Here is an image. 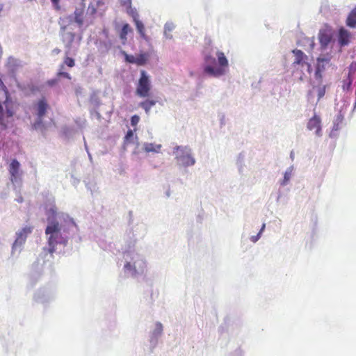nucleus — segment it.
<instances>
[{"instance_id": "nucleus-6", "label": "nucleus", "mask_w": 356, "mask_h": 356, "mask_svg": "<svg viewBox=\"0 0 356 356\" xmlns=\"http://www.w3.org/2000/svg\"><path fill=\"white\" fill-rule=\"evenodd\" d=\"M49 108V106L44 97L39 99L33 105L34 113L38 118L37 122L35 123V126H36V124L40 125L42 123V119L46 115Z\"/></svg>"}, {"instance_id": "nucleus-31", "label": "nucleus", "mask_w": 356, "mask_h": 356, "mask_svg": "<svg viewBox=\"0 0 356 356\" xmlns=\"http://www.w3.org/2000/svg\"><path fill=\"white\" fill-rule=\"evenodd\" d=\"M351 84H352V81L351 80H348V81L346 83H344L343 85V90H350Z\"/></svg>"}, {"instance_id": "nucleus-5", "label": "nucleus", "mask_w": 356, "mask_h": 356, "mask_svg": "<svg viewBox=\"0 0 356 356\" xmlns=\"http://www.w3.org/2000/svg\"><path fill=\"white\" fill-rule=\"evenodd\" d=\"M176 149L177 152V159L180 163L184 166H190L195 164V160L192 156L191 149L187 147L177 146Z\"/></svg>"}, {"instance_id": "nucleus-1", "label": "nucleus", "mask_w": 356, "mask_h": 356, "mask_svg": "<svg viewBox=\"0 0 356 356\" xmlns=\"http://www.w3.org/2000/svg\"><path fill=\"white\" fill-rule=\"evenodd\" d=\"M60 226L56 221L50 222L45 229V234L49 235L48 238L49 251L51 254L56 252V245L63 244L66 245L67 239L62 236L60 233Z\"/></svg>"}, {"instance_id": "nucleus-30", "label": "nucleus", "mask_w": 356, "mask_h": 356, "mask_svg": "<svg viewBox=\"0 0 356 356\" xmlns=\"http://www.w3.org/2000/svg\"><path fill=\"white\" fill-rule=\"evenodd\" d=\"M124 268L128 270H134V271H136V268L130 262H127L124 264Z\"/></svg>"}, {"instance_id": "nucleus-4", "label": "nucleus", "mask_w": 356, "mask_h": 356, "mask_svg": "<svg viewBox=\"0 0 356 356\" xmlns=\"http://www.w3.org/2000/svg\"><path fill=\"white\" fill-rule=\"evenodd\" d=\"M216 56L218 57V61L220 67H213L208 65L205 66L204 69L205 73L213 76L222 75L225 73V67L228 66V60L223 52L218 51Z\"/></svg>"}, {"instance_id": "nucleus-13", "label": "nucleus", "mask_w": 356, "mask_h": 356, "mask_svg": "<svg viewBox=\"0 0 356 356\" xmlns=\"http://www.w3.org/2000/svg\"><path fill=\"white\" fill-rule=\"evenodd\" d=\"M62 30L63 42L65 44L66 48L70 49L72 47L73 42L74 41L76 34L72 31H67L66 26L62 27Z\"/></svg>"}, {"instance_id": "nucleus-23", "label": "nucleus", "mask_w": 356, "mask_h": 356, "mask_svg": "<svg viewBox=\"0 0 356 356\" xmlns=\"http://www.w3.org/2000/svg\"><path fill=\"white\" fill-rule=\"evenodd\" d=\"M64 65H67L69 67H73L75 65V60L72 58L66 56L64 58L63 63L60 65V70H63L64 68Z\"/></svg>"}, {"instance_id": "nucleus-14", "label": "nucleus", "mask_w": 356, "mask_h": 356, "mask_svg": "<svg viewBox=\"0 0 356 356\" xmlns=\"http://www.w3.org/2000/svg\"><path fill=\"white\" fill-rule=\"evenodd\" d=\"M74 22L80 27L86 23V15H84V9L83 8H76L74 12Z\"/></svg>"}, {"instance_id": "nucleus-9", "label": "nucleus", "mask_w": 356, "mask_h": 356, "mask_svg": "<svg viewBox=\"0 0 356 356\" xmlns=\"http://www.w3.org/2000/svg\"><path fill=\"white\" fill-rule=\"evenodd\" d=\"M307 128L309 131H314L316 136H321L322 135V130L321 119L320 116L314 115L312 118H311L307 124Z\"/></svg>"}, {"instance_id": "nucleus-40", "label": "nucleus", "mask_w": 356, "mask_h": 356, "mask_svg": "<svg viewBox=\"0 0 356 356\" xmlns=\"http://www.w3.org/2000/svg\"><path fill=\"white\" fill-rule=\"evenodd\" d=\"M55 54H59L60 52V49H58V48H56L54 49L53 51Z\"/></svg>"}, {"instance_id": "nucleus-15", "label": "nucleus", "mask_w": 356, "mask_h": 356, "mask_svg": "<svg viewBox=\"0 0 356 356\" xmlns=\"http://www.w3.org/2000/svg\"><path fill=\"white\" fill-rule=\"evenodd\" d=\"M332 38V33L329 30H322L318 35L319 42L323 46H327Z\"/></svg>"}, {"instance_id": "nucleus-22", "label": "nucleus", "mask_w": 356, "mask_h": 356, "mask_svg": "<svg viewBox=\"0 0 356 356\" xmlns=\"http://www.w3.org/2000/svg\"><path fill=\"white\" fill-rule=\"evenodd\" d=\"M343 119H344L343 115L341 114V113H338V115H337V117L334 121V126H333L334 130L337 131L339 129L340 124L343 122Z\"/></svg>"}, {"instance_id": "nucleus-39", "label": "nucleus", "mask_w": 356, "mask_h": 356, "mask_svg": "<svg viewBox=\"0 0 356 356\" xmlns=\"http://www.w3.org/2000/svg\"><path fill=\"white\" fill-rule=\"evenodd\" d=\"M313 96V92L311 90V91H309L308 92V94H307V97H308V99H311Z\"/></svg>"}, {"instance_id": "nucleus-24", "label": "nucleus", "mask_w": 356, "mask_h": 356, "mask_svg": "<svg viewBox=\"0 0 356 356\" xmlns=\"http://www.w3.org/2000/svg\"><path fill=\"white\" fill-rule=\"evenodd\" d=\"M326 86L325 85L317 87L318 101H319L325 94Z\"/></svg>"}, {"instance_id": "nucleus-26", "label": "nucleus", "mask_w": 356, "mask_h": 356, "mask_svg": "<svg viewBox=\"0 0 356 356\" xmlns=\"http://www.w3.org/2000/svg\"><path fill=\"white\" fill-rule=\"evenodd\" d=\"M265 227H266V225L265 224H263L259 232L258 233V234L257 236H252L251 237V241L253 242V243H255L257 242L259 238H260V235L261 234V232L264 230L265 229Z\"/></svg>"}, {"instance_id": "nucleus-20", "label": "nucleus", "mask_w": 356, "mask_h": 356, "mask_svg": "<svg viewBox=\"0 0 356 356\" xmlns=\"http://www.w3.org/2000/svg\"><path fill=\"white\" fill-rule=\"evenodd\" d=\"M161 147V145H154L153 143H145L144 145V150L146 152H159Z\"/></svg>"}, {"instance_id": "nucleus-34", "label": "nucleus", "mask_w": 356, "mask_h": 356, "mask_svg": "<svg viewBox=\"0 0 356 356\" xmlns=\"http://www.w3.org/2000/svg\"><path fill=\"white\" fill-rule=\"evenodd\" d=\"M291 174L289 172H286L284 177V183L285 184L290 179Z\"/></svg>"}, {"instance_id": "nucleus-41", "label": "nucleus", "mask_w": 356, "mask_h": 356, "mask_svg": "<svg viewBox=\"0 0 356 356\" xmlns=\"http://www.w3.org/2000/svg\"><path fill=\"white\" fill-rule=\"evenodd\" d=\"M165 31H166L167 30H168L169 31H171V29H170V28H168L167 26H165Z\"/></svg>"}, {"instance_id": "nucleus-10", "label": "nucleus", "mask_w": 356, "mask_h": 356, "mask_svg": "<svg viewBox=\"0 0 356 356\" xmlns=\"http://www.w3.org/2000/svg\"><path fill=\"white\" fill-rule=\"evenodd\" d=\"M8 171L10 175V181L16 182L21 175L20 164L17 160L13 159L9 165Z\"/></svg>"}, {"instance_id": "nucleus-33", "label": "nucleus", "mask_w": 356, "mask_h": 356, "mask_svg": "<svg viewBox=\"0 0 356 356\" xmlns=\"http://www.w3.org/2000/svg\"><path fill=\"white\" fill-rule=\"evenodd\" d=\"M163 330V326L161 323H156V331L158 334H161Z\"/></svg>"}, {"instance_id": "nucleus-21", "label": "nucleus", "mask_w": 356, "mask_h": 356, "mask_svg": "<svg viewBox=\"0 0 356 356\" xmlns=\"http://www.w3.org/2000/svg\"><path fill=\"white\" fill-rule=\"evenodd\" d=\"M148 58L149 55L147 53L140 54L136 57V64L139 66L144 65L147 63Z\"/></svg>"}, {"instance_id": "nucleus-27", "label": "nucleus", "mask_w": 356, "mask_h": 356, "mask_svg": "<svg viewBox=\"0 0 356 356\" xmlns=\"http://www.w3.org/2000/svg\"><path fill=\"white\" fill-rule=\"evenodd\" d=\"M62 70L60 69V71L57 73V76H62V77H64V78H66L67 79H71L72 77L70 76V74L67 72H63L61 71Z\"/></svg>"}, {"instance_id": "nucleus-25", "label": "nucleus", "mask_w": 356, "mask_h": 356, "mask_svg": "<svg viewBox=\"0 0 356 356\" xmlns=\"http://www.w3.org/2000/svg\"><path fill=\"white\" fill-rule=\"evenodd\" d=\"M124 54L125 60L127 62H128L129 63L136 64V56H134L133 55H129V54H126L125 52H124Z\"/></svg>"}, {"instance_id": "nucleus-32", "label": "nucleus", "mask_w": 356, "mask_h": 356, "mask_svg": "<svg viewBox=\"0 0 356 356\" xmlns=\"http://www.w3.org/2000/svg\"><path fill=\"white\" fill-rule=\"evenodd\" d=\"M315 77L316 79H319V80H321V79H322L321 72L318 67L316 68V70L315 72Z\"/></svg>"}, {"instance_id": "nucleus-3", "label": "nucleus", "mask_w": 356, "mask_h": 356, "mask_svg": "<svg viewBox=\"0 0 356 356\" xmlns=\"http://www.w3.org/2000/svg\"><path fill=\"white\" fill-rule=\"evenodd\" d=\"M151 81L145 70L140 71V77L136 85V94L140 97H147L151 90Z\"/></svg>"}, {"instance_id": "nucleus-11", "label": "nucleus", "mask_w": 356, "mask_h": 356, "mask_svg": "<svg viewBox=\"0 0 356 356\" xmlns=\"http://www.w3.org/2000/svg\"><path fill=\"white\" fill-rule=\"evenodd\" d=\"M97 3L90 2L88 5V7L86 13V26H89L94 22V19L95 18V15L97 12Z\"/></svg>"}, {"instance_id": "nucleus-36", "label": "nucleus", "mask_w": 356, "mask_h": 356, "mask_svg": "<svg viewBox=\"0 0 356 356\" xmlns=\"http://www.w3.org/2000/svg\"><path fill=\"white\" fill-rule=\"evenodd\" d=\"M205 61L207 63H210L211 62H214L215 58H212L211 56H207L205 58Z\"/></svg>"}, {"instance_id": "nucleus-19", "label": "nucleus", "mask_w": 356, "mask_h": 356, "mask_svg": "<svg viewBox=\"0 0 356 356\" xmlns=\"http://www.w3.org/2000/svg\"><path fill=\"white\" fill-rule=\"evenodd\" d=\"M134 20L137 31L140 33L141 38H143L145 40H147V37L145 32V26H144L143 23L141 21L137 19L136 18H134Z\"/></svg>"}, {"instance_id": "nucleus-38", "label": "nucleus", "mask_w": 356, "mask_h": 356, "mask_svg": "<svg viewBox=\"0 0 356 356\" xmlns=\"http://www.w3.org/2000/svg\"><path fill=\"white\" fill-rule=\"evenodd\" d=\"M57 81L56 79H51L48 81V84L49 86H54L55 83H56Z\"/></svg>"}, {"instance_id": "nucleus-18", "label": "nucleus", "mask_w": 356, "mask_h": 356, "mask_svg": "<svg viewBox=\"0 0 356 356\" xmlns=\"http://www.w3.org/2000/svg\"><path fill=\"white\" fill-rule=\"evenodd\" d=\"M132 30L129 24H124L120 33V38L122 40L123 44H125L127 40V34L131 32Z\"/></svg>"}, {"instance_id": "nucleus-28", "label": "nucleus", "mask_w": 356, "mask_h": 356, "mask_svg": "<svg viewBox=\"0 0 356 356\" xmlns=\"http://www.w3.org/2000/svg\"><path fill=\"white\" fill-rule=\"evenodd\" d=\"M139 120H140V118L138 115H133L131 118V125H133V126L136 125L138 123Z\"/></svg>"}, {"instance_id": "nucleus-7", "label": "nucleus", "mask_w": 356, "mask_h": 356, "mask_svg": "<svg viewBox=\"0 0 356 356\" xmlns=\"http://www.w3.org/2000/svg\"><path fill=\"white\" fill-rule=\"evenodd\" d=\"M292 53L295 56L293 65L294 67L296 65H301L302 67L306 65L308 73L311 74L312 72V68L311 64L307 62V56L300 49H294L292 51Z\"/></svg>"}, {"instance_id": "nucleus-12", "label": "nucleus", "mask_w": 356, "mask_h": 356, "mask_svg": "<svg viewBox=\"0 0 356 356\" xmlns=\"http://www.w3.org/2000/svg\"><path fill=\"white\" fill-rule=\"evenodd\" d=\"M351 33L343 27L339 29L338 42L341 47H344L350 43Z\"/></svg>"}, {"instance_id": "nucleus-29", "label": "nucleus", "mask_w": 356, "mask_h": 356, "mask_svg": "<svg viewBox=\"0 0 356 356\" xmlns=\"http://www.w3.org/2000/svg\"><path fill=\"white\" fill-rule=\"evenodd\" d=\"M51 1L52 3L54 8L56 10H59L60 9V0H51Z\"/></svg>"}, {"instance_id": "nucleus-37", "label": "nucleus", "mask_w": 356, "mask_h": 356, "mask_svg": "<svg viewBox=\"0 0 356 356\" xmlns=\"http://www.w3.org/2000/svg\"><path fill=\"white\" fill-rule=\"evenodd\" d=\"M133 136V131L131 130H129L125 136L126 140H128L129 138Z\"/></svg>"}, {"instance_id": "nucleus-35", "label": "nucleus", "mask_w": 356, "mask_h": 356, "mask_svg": "<svg viewBox=\"0 0 356 356\" xmlns=\"http://www.w3.org/2000/svg\"><path fill=\"white\" fill-rule=\"evenodd\" d=\"M350 70L352 71V72H356V61L355 62H353L350 64Z\"/></svg>"}, {"instance_id": "nucleus-8", "label": "nucleus", "mask_w": 356, "mask_h": 356, "mask_svg": "<svg viewBox=\"0 0 356 356\" xmlns=\"http://www.w3.org/2000/svg\"><path fill=\"white\" fill-rule=\"evenodd\" d=\"M33 227L32 226H26L19 230L16 233V239L13 243V248H15L17 245H23L27 236L32 232Z\"/></svg>"}, {"instance_id": "nucleus-16", "label": "nucleus", "mask_w": 356, "mask_h": 356, "mask_svg": "<svg viewBox=\"0 0 356 356\" xmlns=\"http://www.w3.org/2000/svg\"><path fill=\"white\" fill-rule=\"evenodd\" d=\"M156 101L147 99L139 104V106L143 108L147 115L150 112L151 108L156 104Z\"/></svg>"}, {"instance_id": "nucleus-17", "label": "nucleus", "mask_w": 356, "mask_h": 356, "mask_svg": "<svg viewBox=\"0 0 356 356\" xmlns=\"http://www.w3.org/2000/svg\"><path fill=\"white\" fill-rule=\"evenodd\" d=\"M346 25L350 28H356V6L348 15L346 19Z\"/></svg>"}, {"instance_id": "nucleus-2", "label": "nucleus", "mask_w": 356, "mask_h": 356, "mask_svg": "<svg viewBox=\"0 0 356 356\" xmlns=\"http://www.w3.org/2000/svg\"><path fill=\"white\" fill-rule=\"evenodd\" d=\"M0 90L3 91L5 100L3 104L0 102V124L4 128L6 127V118H11L15 113V104L10 99L7 87L0 79Z\"/></svg>"}]
</instances>
